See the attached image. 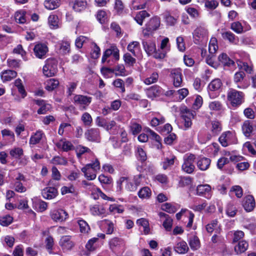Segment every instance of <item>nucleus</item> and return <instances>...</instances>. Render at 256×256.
I'll return each mask as SVG.
<instances>
[{
	"label": "nucleus",
	"mask_w": 256,
	"mask_h": 256,
	"mask_svg": "<svg viewBox=\"0 0 256 256\" xmlns=\"http://www.w3.org/2000/svg\"><path fill=\"white\" fill-rule=\"evenodd\" d=\"M142 44L146 52L149 55L152 54L156 50L154 42L150 40L142 41Z\"/></svg>",
	"instance_id": "obj_32"
},
{
	"label": "nucleus",
	"mask_w": 256,
	"mask_h": 256,
	"mask_svg": "<svg viewBox=\"0 0 256 256\" xmlns=\"http://www.w3.org/2000/svg\"><path fill=\"white\" fill-rule=\"evenodd\" d=\"M158 74L157 72H154L150 77L145 78L144 82L146 85L156 83L158 80Z\"/></svg>",
	"instance_id": "obj_56"
},
{
	"label": "nucleus",
	"mask_w": 256,
	"mask_h": 256,
	"mask_svg": "<svg viewBox=\"0 0 256 256\" xmlns=\"http://www.w3.org/2000/svg\"><path fill=\"white\" fill-rule=\"evenodd\" d=\"M160 24V19L156 16L152 18L145 24L143 28L142 34L144 36L152 34L155 31L158 29Z\"/></svg>",
	"instance_id": "obj_4"
},
{
	"label": "nucleus",
	"mask_w": 256,
	"mask_h": 256,
	"mask_svg": "<svg viewBox=\"0 0 256 256\" xmlns=\"http://www.w3.org/2000/svg\"><path fill=\"white\" fill-rule=\"evenodd\" d=\"M211 160L206 157H200L197 161L198 168L201 170H208L210 164Z\"/></svg>",
	"instance_id": "obj_27"
},
{
	"label": "nucleus",
	"mask_w": 256,
	"mask_h": 256,
	"mask_svg": "<svg viewBox=\"0 0 256 256\" xmlns=\"http://www.w3.org/2000/svg\"><path fill=\"white\" fill-rule=\"evenodd\" d=\"M166 119L164 116H160L159 118H153L150 121V125L152 127H156L165 122Z\"/></svg>",
	"instance_id": "obj_61"
},
{
	"label": "nucleus",
	"mask_w": 256,
	"mask_h": 256,
	"mask_svg": "<svg viewBox=\"0 0 256 256\" xmlns=\"http://www.w3.org/2000/svg\"><path fill=\"white\" fill-rule=\"evenodd\" d=\"M60 50L62 54H66L70 51V44L68 41L62 40L60 46Z\"/></svg>",
	"instance_id": "obj_55"
},
{
	"label": "nucleus",
	"mask_w": 256,
	"mask_h": 256,
	"mask_svg": "<svg viewBox=\"0 0 256 256\" xmlns=\"http://www.w3.org/2000/svg\"><path fill=\"white\" fill-rule=\"evenodd\" d=\"M212 188L208 184H199L196 188V194L200 196H204L207 198L209 197L206 196V194L209 195V193L211 192Z\"/></svg>",
	"instance_id": "obj_20"
},
{
	"label": "nucleus",
	"mask_w": 256,
	"mask_h": 256,
	"mask_svg": "<svg viewBox=\"0 0 256 256\" xmlns=\"http://www.w3.org/2000/svg\"><path fill=\"white\" fill-rule=\"evenodd\" d=\"M136 156L138 160L140 161L142 164L144 163L147 160V155L146 152L140 146H138L137 148Z\"/></svg>",
	"instance_id": "obj_40"
},
{
	"label": "nucleus",
	"mask_w": 256,
	"mask_h": 256,
	"mask_svg": "<svg viewBox=\"0 0 256 256\" xmlns=\"http://www.w3.org/2000/svg\"><path fill=\"white\" fill-rule=\"evenodd\" d=\"M219 62L224 66H230L234 64V62L228 56L225 54L222 53L218 56V58Z\"/></svg>",
	"instance_id": "obj_37"
},
{
	"label": "nucleus",
	"mask_w": 256,
	"mask_h": 256,
	"mask_svg": "<svg viewBox=\"0 0 256 256\" xmlns=\"http://www.w3.org/2000/svg\"><path fill=\"white\" fill-rule=\"evenodd\" d=\"M150 14L146 10H143L139 12L134 17V20L140 26H142L144 20L149 17Z\"/></svg>",
	"instance_id": "obj_38"
},
{
	"label": "nucleus",
	"mask_w": 256,
	"mask_h": 256,
	"mask_svg": "<svg viewBox=\"0 0 256 256\" xmlns=\"http://www.w3.org/2000/svg\"><path fill=\"white\" fill-rule=\"evenodd\" d=\"M98 238H92L89 240L86 244V248L89 252H92L101 246Z\"/></svg>",
	"instance_id": "obj_19"
},
{
	"label": "nucleus",
	"mask_w": 256,
	"mask_h": 256,
	"mask_svg": "<svg viewBox=\"0 0 256 256\" xmlns=\"http://www.w3.org/2000/svg\"><path fill=\"white\" fill-rule=\"evenodd\" d=\"M130 130L132 132V134L133 135L136 136L138 134L141 132L142 126L141 124L136 122H132L130 126Z\"/></svg>",
	"instance_id": "obj_50"
},
{
	"label": "nucleus",
	"mask_w": 256,
	"mask_h": 256,
	"mask_svg": "<svg viewBox=\"0 0 256 256\" xmlns=\"http://www.w3.org/2000/svg\"><path fill=\"white\" fill-rule=\"evenodd\" d=\"M76 220L79 226L80 232L82 234H88L90 230V228L88 223L82 218H78Z\"/></svg>",
	"instance_id": "obj_22"
},
{
	"label": "nucleus",
	"mask_w": 256,
	"mask_h": 256,
	"mask_svg": "<svg viewBox=\"0 0 256 256\" xmlns=\"http://www.w3.org/2000/svg\"><path fill=\"white\" fill-rule=\"evenodd\" d=\"M211 124L210 132L212 136H216L218 135L222 130V124L221 122L218 120H214L211 122Z\"/></svg>",
	"instance_id": "obj_29"
},
{
	"label": "nucleus",
	"mask_w": 256,
	"mask_h": 256,
	"mask_svg": "<svg viewBox=\"0 0 256 256\" xmlns=\"http://www.w3.org/2000/svg\"><path fill=\"white\" fill-rule=\"evenodd\" d=\"M48 52L47 46L43 43L36 44L34 48V52L35 56L40 59H44Z\"/></svg>",
	"instance_id": "obj_11"
},
{
	"label": "nucleus",
	"mask_w": 256,
	"mask_h": 256,
	"mask_svg": "<svg viewBox=\"0 0 256 256\" xmlns=\"http://www.w3.org/2000/svg\"><path fill=\"white\" fill-rule=\"evenodd\" d=\"M58 60L54 58H48L45 61L43 66L42 72L46 77H52L57 73Z\"/></svg>",
	"instance_id": "obj_3"
},
{
	"label": "nucleus",
	"mask_w": 256,
	"mask_h": 256,
	"mask_svg": "<svg viewBox=\"0 0 256 256\" xmlns=\"http://www.w3.org/2000/svg\"><path fill=\"white\" fill-rule=\"evenodd\" d=\"M161 209L170 214H174L177 210V208L170 203L166 202L161 206Z\"/></svg>",
	"instance_id": "obj_53"
},
{
	"label": "nucleus",
	"mask_w": 256,
	"mask_h": 256,
	"mask_svg": "<svg viewBox=\"0 0 256 256\" xmlns=\"http://www.w3.org/2000/svg\"><path fill=\"white\" fill-rule=\"evenodd\" d=\"M48 22L51 28L56 29L58 28V18L56 15H50L48 18Z\"/></svg>",
	"instance_id": "obj_49"
},
{
	"label": "nucleus",
	"mask_w": 256,
	"mask_h": 256,
	"mask_svg": "<svg viewBox=\"0 0 256 256\" xmlns=\"http://www.w3.org/2000/svg\"><path fill=\"white\" fill-rule=\"evenodd\" d=\"M17 76V72L14 70H8L1 72V78L3 82L10 81Z\"/></svg>",
	"instance_id": "obj_28"
},
{
	"label": "nucleus",
	"mask_w": 256,
	"mask_h": 256,
	"mask_svg": "<svg viewBox=\"0 0 256 256\" xmlns=\"http://www.w3.org/2000/svg\"><path fill=\"white\" fill-rule=\"evenodd\" d=\"M59 81L55 78H50L46 82L45 88L48 92H52L59 85Z\"/></svg>",
	"instance_id": "obj_36"
},
{
	"label": "nucleus",
	"mask_w": 256,
	"mask_h": 256,
	"mask_svg": "<svg viewBox=\"0 0 256 256\" xmlns=\"http://www.w3.org/2000/svg\"><path fill=\"white\" fill-rule=\"evenodd\" d=\"M227 102L233 108H236L241 106L245 100V94L244 92L238 91L234 88H230L226 92Z\"/></svg>",
	"instance_id": "obj_2"
},
{
	"label": "nucleus",
	"mask_w": 256,
	"mask_h": 256,
	"mask_svg": "<svg viewBox=\"0 0 256 256\" xmlns=\"http://www.w3.org/2000/svg\"><path fill=\"white\" fill-rule=\"evenodd\" d=\"M109 210L115 214H122L124 210L122 206L116 204H110L109 207Z\"/></svg>",
	"instance_id": "obj_58"
},
{
	"label": "nucleus",
	"mask_w": 256,
	"mask_h": 256,
	"mask_svg": "<svg viewBox=\"0 0 256 256\" xmlns=\"http://www.w3.org/2000/svg\"><path fill=\"white\" fill-rule=\"evenodd\" d=\"M90 214L94 216H100L105 214L106 210L103 205L96 204L90 206Z\"/></svg>",
	"instance_id": "obj_23"
},
{
	"label": "nucleus",
	"mask_w": 256,
	"mask_h": 256,
	"mask_svg": "<svg viewBox=\"0 0 256 256\" xmlns=\"http://www.w3.org/2000/svg\"><path fill=\"white\" fill-rule=\"evenodd\" d=\"M60 0H46L44 2L45 8L50 10H53L60 5Z\"/></svg>",
	"instance_id": "obj_43"
},
{
	"label": "nucleus",
	"mask_w": 256,
	"mask_h": 256,
	"mask_svg": "<svg viewBox=\"0 0 256 256\" xmlns=\"http://www.w3.org/2000/svg\"><path fill=\"white\" fill-rule=\"evenodd\" d=\"M164 90L158 85L154 84L147 90V94L149 98L159 97L164 94Z\"/></svg>",
	"instance_id": "obj_15"
},
{
	"label": "nucleus",
	"mask_w": 256,
	"mask_h": 256,
	"mask_svg": "<svg viewBox=\"0 0 256 256\" xmlns=\"http://www.w3.org/2000/svg\"><path fill=\"white\" fill-rule=\"evenodd\" d=\"M81 170L88 180H92L96 178V172H94V170L92 168H87L84 166L82 168Z\"/></svg>",
	"instance_id": "obj_34"
},
{
	"label": "nucleus",
	"mask_w": 256,
	"mask_h": 256,
	"mask_svg": "<svg viewBox=\"0 0 256 256\" xmlns=\"http://www.w3.org/2000/svg\"><path fill=\"white\" fill-rule=\"evenodd\" d=\"M189 246L192 250H198L200 247L199 238L196 235L190 236L188 240Z\"/></svg>",
	"instance_id": "obj_31"
},
{
	"label": "nucleus",
	"mask_w": 256,
	"mask_h": 256,
	"mask_svg": "<svg viewBox=\"0 0 256 256\" xmlns=\"http://www.w3.org/2000/svg\"><path fill=\"white\" fill-rule=\"evenodd\" d=\"M76 156L78 158H81L82 156L86 153L90 154L92 152L90 148L82 144H79L76 146Z\"/></svg>",
	"instance_id": "obj_42"
},
{
	"label": "nucleus",
	"mask_w": 256,
	"mask_h": 256,
	"mask_svg": "<svg viewBox=\"0 0 256 256\" xmlns=\"http://www.w3.org/2000/svg\"><path fill=\"white\" fill-rule=\"evenodd\" d=\"M248 247V244L244 240L239 241L238 245L235 247V250L237 254H242L245 252Z\"/></svg>",
	"instance_id": "obj_45"
},
{
	"label": "nucleus",
	"mask_w": 256,
	"mask_h": 256,
	"mask_svg": "<svg viewBox=\"0 0 256 256\" xmlns=\"http://www.w3.org/2000/svg\"><path fill=\"white\" fill-rule=\"evenodd\" d=\"M52 219L56 222H62L68 218V214L62 209L54 210L50 213Z\"/></svg>",
	"instance_id": "obj_12"
},
{
	"label": "nucleus",
	"mask_w": 256,
	"mask_h": 256,
	"mask_svg": "<svg viewBox=\"0 0 256 256\" xmlns=\"http://www.w3.org/2000/svg\"><path fill=\"white\" fill-rule=\"evenodd\" d=\"M108 244L110 249L112 251H124L125 249L126 242L122 238L114 237L110 239Z\"/></svg>",
	"instance_id": "obj_10"
},
{
	"label": "nucleus",
	"mask_w": 256,
	"mask_h": 256,
	"mask_svg": "<svg viewBox=\"0 0 256 256\" xmlns=\"http://www.w3.org/2000/svg\"><path fill=\"white\" fill-rule=\"evenodd\" d=\"M222 83L220 78H215L212 80L208 86V90L211 92L218 90L222 87Z\"/></svg>",
	"instance_id": "obj_35"
},
{
	"label": "nucleus",
	"mask_w": 256,
	"mask_h": 256,
	"mask_svg": "<svg viewBox=\"0 0 256 256\" xmlns=\"http://www.w3.org/2000/svg\"><path fill=\"white\" fill-rule=\"evenodd\" d=\"M94 48L90 52L91 58L93 59L98 58L100 54V49L95 42H93Z\"/></svg>",
	"instance_id": "obj_60"
},
{
	"label": "nucleus",
	"mask_w": 256,
	"mask_h": 256,
	"mask_svg": "<svg viewBox=\"0 0 256 256\" xmlns=\"http://www.w3.org/2000/svg\"><path fill=\"white\" fill-rule=\"evenodd\" d=\"M96 18L101 24H104L108 21V16L106 11L99 10L96 14Z\"/></svg>",
	"instance_id": "obj_51"
},
{
	"label": "nucleus",
	"mask_w": 256,
	"mask_h": 256,
	"mask_svg": "<svg viewBox=\"0 0 256 256\" xmlns=\"http://www.w3.org/2000/svg\"><path fill=\"white\" fill-rule=\"evenodd\" d=\"M170 78L175 88L182 86V70L180 68H174L170 70Z\"/></svg>",
	"instance_id": "obj_7"
},
{
	"label": "nucleus",
	"mask_w": 256,
	"mask_h": 256,
	"mask_svg": "<svg viewBox=\"0 0 256 256\" xmlns=\"http://www.w3.org/2000/svg\"><path fill=\"white\" fill-rule=\"evenodd\" d=\"M50 162L54 165L62 166H66L68 163L66 158L58 156H54L50 160Z\"/></svg>",
	"instance_id": "obj_44"
},
{
	"label": "nucleus",
	"mask_w": 256,
	"mask_h": 256,
	"mask_svg": "<svg viewBox=\"0 0 256 256\" xmlns=\"http://www.w3.org/2000/svg\"><path fill=\"white\" fill-rule=\"evenodd\" d=\"M252 124V122L249 120H246L244 122L242 128V132L245 136L249 138L252 134L254 130Z\"/></svg>",
	"instance_id": "obj_26"
},
{
	"label": "nucleus",
	"mask_w": 256,
	"mask_h": 256,
	"mask_svg": "<svg viewBox=\"0 0 256 256\" xmlns=\"http://www.w3.org/2000/svg\"><path fill=\"white\" fill-rule=\"evenodd\" d=\"M208 107L210 110L218 111L222 109V105L220 102L214 100L209 103Z\"/></svg>",
	"instance_id": "obj_64"
},
{
	"label": "nucleus",
	"mask_w": 256,
	"mask_h": 256,
	"mask_svg": "<svg viewBox=\"0 0 256 256\" xmlns=\"http://www.w3.org/2000/svg\"><path fill=\"white\" fill-rule=\"evenodd\" d=\"M137 188H138L134 185V182L128 177H126L125 181V189L128 192H135Z\"/></svg>",
	"instance_id": "obj_63"
},
{
	"label": "nucleus",
	"mask_w": 256,
	"mask_h": 256,
	"mask_svg": "<svg viewBox=\"0 0 256 256\" xmlns=\"http://www.w3.org/2000/svg\"><path fill=\"white\" fill-rule=\"evenodd\" d=\"M81 120L86 126H90L92 122V118L90 114L86 112L82 114Z\"/></svg>",
	"instance_id": "obj_59"
},
{
	"label": "nucleus",
	"mask_w": 256,
	"mask_h": 256,
	"mask_svg": "<svg viewBox=\"0 0 256 256\" xmlns=\"http://www.w3.org/2000/svg\"><path fill=\"white\" fill-rule=\"evenodd\" d=\"M123 60L126 66H133L136 62V59L128 52L124 54Z\"/></svg>",
	"instance_id": "obj_46"
},
{
	"label": "nucleus",
	"mask_w": 256,
	"mask_h": 256,
	"mask_svg": "<svg viewBox=\"0 0 256 256\" xmlns=\"http://www.w3.org/2000/svg\"><path fill=\"white\" fill-rule=\"evenodd\" d=\"M10 156L16 159H20L24 155V150L21 148H14L10 151Z\"/></svg>",
	"instance_id": "obj_47"
},
{
	"label": "nucleus",
	"mask_w": 256,
	"mask_h": 256,
	"mask_svg": "<svg viewBox=\"0 0 256 256\" xmlns=\"http://www.w3.org/2000/svg\"><path fill=\"white\" fill-rule=\"evenodd\" d=\"M236 140L235 134L230 130L223 132L218 138V142L223 147L234 144Z\"/></svg>",
	"instance_id": "obj_5"
},
{
	"label": "nucleus",
	"mask_w": 256,
	"mask_h": 256,
	"mask_svg": "<svg viewBox=\"0 0 256 256\" xmlns=\"http://www.w3.org/2000/svg\"><path fill=\"white\" fill-rule=\"evenodd\" d=\"M44 134L42 130H37L31 136L29 140L30 144L35 145L38 144L40 142Z\"/></svg>",
	"instance_id": "obj_33"
},
{
	"label": "nucleus",
	"mask_w": 256,
	"mask_h": 256,
	"mask_svg": "<svg viewBox=\"0 0 256 256\" xmlns=\"http://www.w3.org/2000/svg\"><path fill=\"white\" fill-rule=\"evenodd\" d=\"M55 145L58 149L65 152L74 150V148L72 142L65 138H61L58 142L55 143Z\"/></svg>",
	"instance_id": "obj_14"
},
{
	"label": "nucleus",
	"mask_w": 256,
	"mask_h": 256,
	"mask_svg": "<svg viewBox=\"0 0 256 256\" xmlns=\"http://www.w3.org/2000/svg\"><path fill=\"white\" fill-rule=\"evenodd\" d=\"M60 246L64 250H70L74 246V243L71 240L70 236H64L60 238Z\"/></svg>",
	"instance_id": "obj_25"
},
{
	"label": "nucleus",
	"mask_w": 256,
	"mask_h": 256,
	"mask_svg": "<svg viewBox=\"0 0 256 256\" xmlns=\"http://www.w3.org/2000/svg\"><path fill=\"white\" fill-rule=\"evenodd\" d=\"M196 112L188 109L185 106L180 110V117L184 122L186 129L190 128L192 125V120L196 116Z\"/></svg>",
	"instance_id": "obj_6"
},
{
	"label": "nucleus",
	"mask_w": 256,
	"mask_h": 256,
	"mask_svg": "<svg viewBox=\"0 0 256 256\" xmlns=\"http://www.w3.org/2000/svg\"><path fill=\"white\" fill-rule=\"evenodd\" d=\"M13 218L10 214L0 216V224L3 226H7L13 222Z\"/></svg>",
	"instance_id": "obj_52"
},
{
	"label": "nucleus",
	"mask_w": 256,
	"mask_h": 256,
	"mask_svg": "<svg viewBox=\"0 0 256 256\" xmlns=\"http://www.w3.org/2000/svg\"><path fill=\"white\" fill-rule=\"evenodd\" d=\"M84 137L88 142H100L101 140L100 131L98 128H88L85 132Z\"/></svg>",
	"instance_id": "obj_8"
},
{
	"label": "nucleus",
	"mask_w": 256,
	"mask_h": 256,
	"mask_svg": "<svg viewBox=\"0 0 256 256\" xmlns=\"http://www.w3.org/2000/svg\"><path fill=\"white\" fill-rule=\"evenodd\" d=\"M206 30L201 26L198 27L193 32L194 42L196 44H198L206 34Z\"/></svg>",
	"instance_id": "obj_21"
},
{
	"label": "nucleus",
	"mask_w": 256,
	"mask_h": 256,
	"mask_svg": "<svg viewBox=\"0 0 256 256\" xmlns=\"http://www.w3.org/2000/svg\"><path fill=\"white\" fill-rule=\"evenodd\" d=\"M112 84L116 88H120L122 93L126 92L124 82L122 79L116 78L113 81Z\"/></svg>",
	"instance_id": "obj_54"
},
{
	"label": "nucleus",
	"mask_w": 256,
	"mask_h": 256,
	"mask_svg": "<svg viewBox=\"0 0 256 256\" xmlns=\"http://www.w3.org/2000/svg\"><path fill=\"white\" fill-rule=\"evenodd\" d=\"M120 60V50L115 45H112L110 48L106 49L103 52L101 63L107 66H103L100 68L102 74L107 76L109 74L114 73L113 68L108 66H114Z\"/></svg>",
	"instance_id": "obj_1"
},
{
	"label": "nucleus",
	"mask_w": 256,
	"mask_h": 256,
	"mask_svg": "<svg viewBox=\"0 0 256 256\" xmlns=\"http://www.w3.org/2000/svg\"><path fill=\"white\" fill-rule=\"evenodd\" d=\"M69 5L75 12H80L86 8L88 3L86 0H74L69 2Z\"/></svg>",
	"instance_id": "obj_18"
},
{
	"label": "nucleus",
	"mask_w": 256,
	"mask_h": 256,
	"mask_svg": "<svg viewBox=\"0 0 256 256\" xmlns=\"http://www.w3.org/2000/svg\"><path fill=\"white\" fill-rule=\"evenodd\" d=\"M58 194V190L53 186H48L42 190V197L46 200H52L55 198Z\"/></svg>",
	"instance_id": "obj_17"
},
{
	"label": "nucleus",
	"mask_w": 256,
	"mask_h": 256,
	"mask_svg": "<svg viewBox=\"0 0 256 256\" xmlns=\"http://www.w3.org/2000/svg\"><path fill=\"white\" fill-rule=\"evenodd\" d=\"M238 212L236 208L232 204L228 203L226 207V212L228 216L234 217Z\"/></svg>",
	"instance_id": "obj_48"
},
{
	"label": "nucleus",
	"mask_w": 256,
	"mask_h": 256,
	"mask_svg": "<svg viewBox=\"0 0 256 256\" xmlns=\"http://www.w3.org/2000/svg\"><path fill=\"white\" fill-rule=\"evenodd\" d=\"M138 195L140 198H149L152 195L150 188L148 186H144L138 192Z\"/></svg>",
	"instance_id": "obj_39"
},
{
	"label": "nucleus",
	"mask_w": 256,
	"mask_h": 256,
	"mask_svg": "<svg viewBox=\"0 0 256 256\" xmlns=\"http://www.w3.org/2000/svg\"><path fill=\"white\" fill-rule=\"evenodd\" d=\"M196 156L194 154H190L186 158H184V162L182 164V168L185 172L190 174H192L195 166L194 164Z\"/></svg>",
	"instance_id": "obj_9"
},
{
	"label": "nucleus",
	"mask_w": 256,
	"mask_h": 256,
	"mask_svg": "<svg viewBox=\"0 0 256 256\" xmlns=\"http://www.w3.org/2000/svg\"><path fill=\"white\" fill-rule=\"evenodd\" d=\"M230 28L237 34H241L243 32V26L240 22H232Z\"/></svg>",
	"instance_id": "obj_62"
},
{
	"label": "nucleus",
	"mask_w": 256,
	"mask_h": 256,
	"mask_svg": "<svg viewBox=\"0 0 256 256\" xmlns=\"http://www.w3.org/2000/svg\"><path fill=\"white\" fill-rule=\"evenodd\" d=\"M32 207L38 212H43L47 209L48 203L40 199L36 198L32 200Z\"/></svg>",
	"instance_id": "obj_24"
},
{
	"label": "nucleus",
	"mask_w": 256,
	"mask_h": 256,
	"mask_svg": "<svg viewBox=\"0 0 256 256\" xmlns=\"http://www.w3.org/2000/svg\"><path fill=\"white\" fill-rule=\"evenodd\" d=\"M188 250L189 248L186 242L184 240L178 242L175 248L176 252L180 254H186L188 252Z\"/></svg>",
	"instance_id": "obj_41"
},
{
	"label": "nucleus",
	"mask_w": 256,
	"mask_h": 256,
	"mask_svg": "<svg viewBox=\"0 0 256 256\" xmlns=\"http://www.w3.org/2000/svg\"><path fill=\"white\" fill-rule=\"evenodd\" d=\"M242 206L246 212H250L252 211L256 206L254 197L252 195L246 196L242 202Z\"/></svg>",
	"instance_id": "obj_13"
},
{
	"label": "nucleus",
	"mask_w": 256,
	"mask_h": 256,
	"mask_svg": "<svg viewBox=\"0 0 256 256\" xmlns=\"http://www.w3.org/2000/svg\"><path fill=\"white\" fill-rule=\"evenodd\" d=\"M92 101V98L82 94H75L74 96V102L76 104L88 106Z\"/></svg>",
	"instance_id": "obj_16"
},
{
	"label": "nucleus",
	"mask_w": 256,
	"mask_h": 256,
	"mask_svg": "<svg viewBox=\"0 0 256 256\" xmlns=\"http://www.w3.org/2000/svg\"><path fill=\"white\" fill-rule=\"evenodd\" d=\"M116 76H125L126 70L124 66L122 64H117L114 68H113Z\"/></svg>",
	"instance_id": "obj_57"
},
{
	"label": "nucleus",
	"mask_w": 256,
	"mask_h": 256,
	"mask_svg": "<svg viewBox=\"0 0 256 256\" xmlns=\"http://www.w3.org/2000/svg\"><path fill=\"white\" fill-rule=\"evenodd\" d=\"M222 36L224 40H228L230 44H236L238 40V37L230 31L222 32Z\"/></svg>",
	"instance_id": "obj_30"
}]
</instances>
